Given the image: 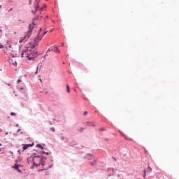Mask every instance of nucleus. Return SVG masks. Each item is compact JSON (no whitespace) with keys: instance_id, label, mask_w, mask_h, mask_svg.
Returning a JSON list of instances; mask_svg holds the SVG:
<instances>
[{"instance_id":"nucleus-14","label":"nucleus","mask_w":179,"mask_h":179,"mask_svg":"<svg viewBox=\"0 0 179 179\" xmlns=\"http://www.w3.org/2000/svg\"><path fill=\"white\" fill-rule=\"evenodd\" d=\"M90 127H95V124L94 123L92 122V123H90Z\"/></svg>"},{"instance_id":"nucleus-25","label":"nucleus","mask_w":179,"mask_h":179,"mask_svg":"<svg viewBox=\"0 0 179 179\" xmlns=\"http://www.w3.org/2000/svg\"><path fill=\"white\" fill-rule=\"evenodd\" d=\"M0 9H2V6L0 5Z\"/></svg>"},{"instance_id":"nucleus-10","label":"nucleus","mask_w":179,"mask_h":179,"mask_svg":"<svg viewBox=\"0 0 179 179\" xmlns=\"http://www.w3.org/2000/svg\"><path fill=\"white\" fill-rule=\"evenodd\" d=\"M122 136H123V138L126 140V141H132V138L128 137V136L125 135V134H122Z\"/></svg>"},{"instance_id":"nucleus-23","label":"nucleus","mask_w":179,"mask_h":179,"mask_svg":"<svg viewBox=\"0 0 179 179\" xmlns=\"http://www.w3.org/2000/svg\"><path fill=\"white\" fill-rule=\"evenodd\" d=\"M17 83H20V82H22V80H17Z\"/></svg>"},{"instance_id":"nucleus-2","label":"nucleus","mask_w":179,"mask_h":179,"mask_svg":"<svg viewBox=\"0 0 179 179\" xmlns=\"http://www.w3.org/2000/svg\"><path fill=\"white\" fill-rule=\"evenodd\" d=\"M29 164H33L35 167L37 166H44V162H43V158L40 156L31 157L27 159Z\"/></svg>"},{"instance_id":"nucleus-16","label":"nucleus","mask_w":179,"mask_h":179,"mask_svg":"<svg viewBox=\"0 0 179 179\" xmlns=\"http://www.w3.org/2000/svg\"><path fill=\"white\" fill-rule=\"evenodd\" d=\"M10 115H16V113H13V112H11L10 113Z\"/></svg>"},{"instance_id":"nucleus-13","label":"nucleus","mask_w":179,"mask_h":179,"mask_svg":"<svg viewBox=\"0 0 179 179\" xmlns=\"http://www.w3.org/2000/svg\"><path fill=\"white\" fill-rule=\"evenodd\" d=\"M50 131H52V132H55V128L51 127Z\"/></svg>"},{"instance_id":"nucleus-30","label":"nucleus","mask_w":179,"mask_h":179,"mask_svg":"<svg viewBox=\"0 0 179 179\" xmlns=\"http://www.w3.org/2000/svg\"><path fill=\"white\" fill-rule=\"evenodd\" d=\"M62 45H64V43H62Z\"/></svg>"},{"instance_id":"nucleus-29","label":"nucleus","mask_w":179,"mask_h":179,"mask_svg":"<svg viewBox=\"0 0 179 179\" xmlns=\"http://www.w3.org/2000/svg\"><path fill=\"white\" fill-rule=\"evenodd\" d=\"M10 10H12V8Z\"/></svg>"},{"instance_id":"nucleus-15","label":"nucleus","mask_w":179,"mask_h":179,"mask_svg":"<svg viewBox=\"0 0 179 179\" xmlns=\"http://www.w3.org/2000/svg\"><path fill=\"white\" fill-rule=\"evenodd\" d=\"M148 171L150 173L152 172V168H150V166H148Z\"/></svg>"},{"instance_id":"nucleus-22","label":"nucleus","mask_w":179,"mask_h":179,"mask_svg":"<svg viewBox=\"0 0 179 179\" xmlns=\"http://www.w3.org/2000/svg\"><path fill=\"white\" fill-rule=\"evenodd\" d=\"M31 2H32L31 0H29V5H31Z\"/></svg>"},{"instance_id":"nucleus-1","label":"nucleus","mask_w":179,"mask_h":179,"mask_svg":"<svg viewBox=\"0 0 179 179\" xmlns=\"http://www.w3.org/2000/svg\"><path fill=\"white\" fill-rule=\"evenodd\" d=\"M47 32L48 31L43 32V31H41V29L38 34V36H36L34 40V45L31 48L29 46H26L25 48H24L21 54V57L23 58L25 57L26 58H28V59L29 60L34 59V55L37 54V52H31V48H34L36 45H38V43H40V41H41V38H43L44 36L47 34Z\"/></svg>"},{"instance_id":"nucleus-7","label":"nucleus","mask_w":179,"mask_h":179,"mask_svg":"<svg viewBox=\"0 0 179 179\" xmlns=\"http://www.w3.org/2000/svg\"><path fill=\"white\" fill-rule=\"evenodd\" d=\"M48 51H53L54 52L59 53V50L57 46H52L50 49H48ZM48 51H47V52H48Z\"/></svg>"},{"instance_id":"nucleus-18","label":"nucleus","mask_w":179,"mask_h":179,"mask_svg":"<svg viewBox=\"0 0 179 179\" xmlns=\"http://www.w3.org/2000/svg\"><path fill=\"white\" fill-rule=\"evenodd\" d=\"M83 115H87V111H85V112L83 113Z\"/></svg>"},{"instance_id":"nucleus-21","label":"nucleus","mask_w":179,"mask_h":179,"mask_svg":"<svg viewBox=\"0 0 179 179\" xmlns=\"http://www.w3.org/2000/svg\"><path fill=\"white\" fill-rule=\"evenodd\" d=\"M92 166H94L96 164V161H94L93 163H91Z\"/></svg>"},{"instance_id":"nucleus-27","label":"nucleus","mask_w":179,"mask_h":179,"mask_svg":"<svg viewBox=\"0 0 179 179\" xmlns=\"http://www.w3.org/2000/svg\"><path fill=\"white\" fill-rule=\"evenodd\" d=\"M0 146H2V144L0 143Z\"/></svg>"},{"instance_id":"nucleus-11","label":"nucleus","mask_w":179,"mask_h":179,"mask_svg":"<svg viewBox=\"0 0 179 179\" xmlns=\"http://www.w3.org/2000/svg\"><path fill=\"white\" fill-rule=\"evenodd\" d=\"M66 92L67 93H71V88L69 87V85H66Z\"/></svg>"},{"instance_id":"nucleus-19","label":"nucleus","mask_w":179,"mask_h":179,"mask_svg":"<svg viewBox=\"0 0 179 179\" xmlns=\"http://www.w3.org/2000/svg\"><path fill=\"white\" fill-rule=\"evenodd\" d=\"M78 131H80V132H82L83 131V128L80 127Z\"/></svg>"},{"instance_id":"nucleus-28","label":"nucleus","mask_w":179,"mask_h":179,"mask_svg":"<svg viewBox=\"0 0 179 179\" xmlns=\"http://www.w3.org/2000/svg\"><path fill=\"white\" fill-rule=\"evenodd\" d=\"M145 153H148V152H147V151H145Z\"/></svg>"},{"instance_id":"nucleus-26","label":"nucleus","mask_w":179,"mask_h":179,"mask_svg":"<svg viewBox=\"0 0 179 179\" xmlns=\"http://www.w3.org/2000/svg\"><path fill=\"white\" fill-rule=\"evenodd\" d=\"M0 33H2V29H0Z\"/></svg>"},{"instance_id":"nucleus-8","label":"nucleus","mask_w":179,"mask_h":179,"mask_svg":"<svg viewBox=\"0 0 179 179\" xmlns=\"http://www.w3.org/2000/svg\"><path fill=\"white\" fill-rule=\"evenodd\" d=\"M19 167H20L19 164H15L14 166H13V169H15V170H17V171L20 173V169H19Z\"/></svg>"},{"instance_id":"nucleus-17","label":"nucleus","mask_w":179,"mask_h":179,"mask_svg":"<svg viewBox=\"0 0 179 179\" xmlns=\"http://www.w3.org/2000/svg\"><path fill=\"white\" fill-rule=\"evenodd\" d=\"M23 40H24V38L20 39V40L19 41V43H22V42H23Z\"/></svg>"},{"instance_id":"nucleus-5","label":"nucleus","mask_w":179,"mask_h":179,"mask_svg":"<svg viewBox=\"0 0 179 179\" xmlns=\"http://www.w3.org/2000/svg\"><path fill=\"white\" fill-rule=\"evenodd\" d=\"M35 12L34 10L31 11L34 15L37 12L38 9H40V0H35L34 2Z\"/></svg>"},{"instance_id":"nucleus-3","label":"nucleus","mask_w":179,"mask_h":179,"mask_svg":"<svg viewBox=\"0 0 179 179\" xmlns=\"http://www.w3.org/2000/svg\"><path fill=\"white\" fill-rule=\"evenodd\" d=\"M34 27V23L29 24V30L27 33H25L24 38H29V37H30V36H31V33H33Z\"/></svg>"},{"instance_id":"nucleus-24","label":"nucleus","mask_w":179,"mask_h":179,"mask_svg":"<svg viewBox=\"0 0 179 179\" xmlns=\"http://www.w3.org/2000/svg\"><path fill=\"white\" fill-rule=\"evenodd\" d=\"M144 173H145L144 177H146V171H144Z\"/></svg>"},{"instance_id":"nucleus-9","label":"nucleus","mask_w":179,"mask_h":179,"mask_svg":"<svg viewBox=\"0 0 179 179\" xmlns=\"http://www.w3.org/2000/svg\"><path fill=\"white\" fill-rule=\"evenodd\" d=\"M86 159H87V160H92V159H94V157H93L92 154H87L86 156Z\"/></svg>"},{"instance_id":"nucleus-20","label":"nucleus","mask_w":179,"mask_h":179,"mask_svg":"<svg viewBox=\"0 0 179 179\" xmlns=\"http://www.w3.org/2000/svg\"><path fill=\"white\" fill-rule=\"evenodd\" d=\"M0 48H3V45H2V43H0Z\"/></svg>"},{"instance_id":"nucleus-6","label":"nucleus","mask_w":179,"mask_h":179,"mask_svg":"<svg viewBox=\"0 0 179 179\" xmlns=\"http://www.w3.org/2000/svg\"><path fill=\"white\" fill-rule=\"evenodd\" d=\"M32 146H34V143H32L31 144H23L22 152H24V150L29 149V148H31Z\"/></svg>"},{"instance_id":"nucleus-4","label":"nucleus","mask_w":179,"mask_h":179,"mask_svg":"<svg viewBox=\"0 0 179 179\" xmlns=\"http://www.w3.org/2000/svg\"><path fill=\"white\" fill-rule=\"evenodd\" d=\"M8 62L10 66H17V59L15 57H12L9 59Z\"/></svg>"},{"instance_id":"nucleus-12","label":"nucleus","mask_w":179,"mask_h":179,"mask_svg":"<svg viewBox=\"0 0 179 179\" xmlns=\"http://www.w3.org/2000/svg\"><path fill=\"white\" fill-rule=\"evenodd\" d=\"M36 148H40V149H41L42 150L44 149V148H43V146L41 144L36 145Z\"/></svg>"}]
</instances>
